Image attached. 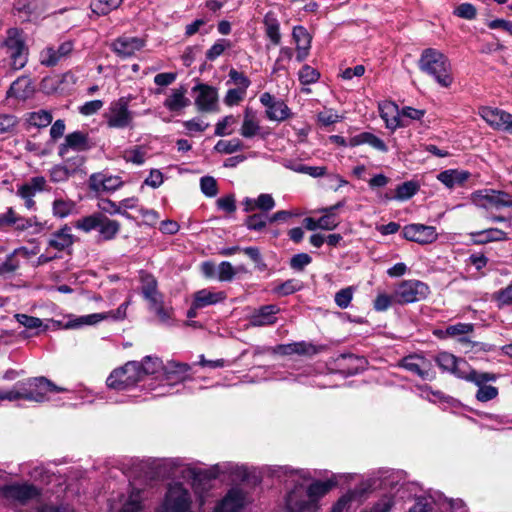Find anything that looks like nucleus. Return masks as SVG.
Listing matches in <instances>:
<instances>
[{"mask_svg": "<svg viewBox=\"0 0 512 512\" xmlns=\"http://www.w3.org/2000/svg\"><path fill=\"white\" fill-rule=\"evenodd\" d=\"M418 66L422 72L431 76L441 87L448 88L452 85L451 62L440 50L424 49L420 55Z\"/></svg>", "mask_w": 512, "mask_h": 512, "instance_id": "1", "label": "nucleus"}, {"mask_svg": "<svg viewBox=\"0 0 512 512\" xmlns=\"http://www.w3.org/2000/svg\"><path fill=\"white\" fill-rule=\"evenodd\" d=\"M141 379V366L139 362L133 361L115 369L107 378V385L116 390H126L136 385Z\"/></svg>", "mask_w": 512, "mask_h": 512, "instance_id": "2", "label": "nucleus"}, {"mask_svg": "<svg viewBox=\"0 0 512 512\" xmlns=\"http://www.w3.org/2000/svg\"><path fill=\"white\" fill-rule=\"evenodd\" d=\"M158 512H193L189 491L181 484L171 485Z\"/></svg>", "mask_w": 512, "mask_h": 512, "instance_id": "3", "label": "nucleus"}, {"mask_svg": "<svg viewBox=\"0 0 512 512\" xmlns=\"http://www.w3.org/2000/svg\"><path fill=\"white\" fill-rule=\"evenodd\" d=\"M24 400L33 402H44L48 400L49 392H63L64 388L58 387L45 377H35L21 383Z\"/></svg>", "mask_w": 512, "mask_h": 512, "instance_id": "4", "label": "nucleus"}, {"mask_svg": "<svg viewBox=\"0 0 512 512\" xmlns=\"http://www.w3.org/2000/svg\"><path fill=\"white\" fill-rule=\"evenodd\" d=\"M472 202L485 210H501L505 207L512 208V199L509 194L493 189H484L471 195Z\"/></svg>", "mask_w": 512, "mask_h": 512, "instance_id": "5", "label": "nucleus"}, {"mask_svg": "<svg viewBox=\"0 0 512 512\" xmlns=\"http://www.w3.org/2000/svg\"><path fill=\"white\" fill-rule=\"evenodd\" d=\"M430 293L428 285L419 280L402 281L394 291L397 304H408L425 299Z\"/></svg>", "mask_w": 512, "mask_h": 512, "instance_id": "6", "label": "nucleus"}, {"mask_svg": "<svg viewBox=\"0 0 512 512\" xmlns=\"http://www.w3.org/2000/svg\"><path fill=\"white\" fill-rule=\"evenodd\" d=\"M5 46L11 58L12 67L16 70L23 68L28 59V49L25 45L22 32L16 28L9 29L7 31Z\"/></svg>", "mask_w": 512, "mask_h": 512, "instance_id": "7", "label": "nucleus"}, {"mask_svg": "<svg viewBox=\"0 0 512 512\" xmlns=\"http://www.w3.org/2000/svg\"><path fill=\"white\" fill-rule=\"evenodd\" d=\"M130 96L120 97L113 101L105 114L107 124L111 128H125L133 121V112L129 110Z\"/></svg>", "mask_w": 512, "mask_h": 512, "instance_id": "8", "label": "nucleus"}, {"mask_svg": "<svg viewBox=\"0 0 512 512\" xmlns=\"http://www.w3.org/2000/svg\"><path fill=\"white\" fill-rule=\"evenodd\" d=\"M0 495L10 502L25 505L39 498L41 490L33 484H11L2 487L0 489Z\"/></svg>", "mask_w": 512, "mask_h": 512, "instance_id": "9", "label": "nucleus"}, {"mask_svg": "<svg viewBox=\"0 0 512 512\" xmlns=\"http://www.w3.org/2000/svg\"><path fill=\"white\" fill-rule=\"evenodd\" d=\"M403 237L412 242H416L421 245L431 244L438 238V233L434 226H428L424 224H409L402 229Z\"/></svg>", "mask_w": 512, "mask_h": 512, "instance_id": "10", "label": "nucleus"}, {"mask_svg": "<svg viewBox=\"0 0 512 512\" xmlns=\"http://www.w3.org/2000/svg\"><path fill=\"white\" fill-rule=\"evenodd\" d=\"M480 116L492 128L512 134V114L498 108L483 107Z\"/></svg>", "mask_w": 512, "mask_h": 512, "instance_id": "11", "label": "nucleus"}, {"mask_svg": "<svg viewBox=\"0 0 512 512\" xmlns=\"http://www.w3.org/2000/svg\"><path fill=\"white\" fill-rule=\"evenodd\" d=\"M197 93L195 105L201 112H213L217 110L218 93L217 90L207 84H198L193 88Z\"/></svg>", "mask_w": 512, "mask_h": 512, "instance_id": "12", "label": "nucleus"}, {"mask_svg": "<svg viewBox=\"0 0 512 512\" xmlns=\"http://www.w3.org/2000/svg\"><path fill=\"white\" fill-rule=\"evenodd\" d=\"M286 510L288 512H313L314 508L307 497L305 486L300 483L288 493L286 497Z\"/></svg>", "mask_w": 512, "mask_h": 512, "instance_id": "13", "label": "nucleus"}, {"mask_svg": "<svg viewBox=\"0 0 512 512\" xmlns=\"http://www.w3.org/2000/svg\"><path fill=\"white\" fill-rule=\"evenodd\" d=\"M349 475H333L327 481H316L312 483L309 487H305V492L307 493V497L311 504L316 509V503L318 499L324 496L327 492H329L333 487L337 486L339 481L342 479L347 480Z\"/></svg>", "mask_w": 512, "mask_h": 512, "instance_id": "14", "label": "nucleus"}, {"mask_svg": "<svg viewBox=\"0 0 512 512\" xmlns=\"http://www.w3.org/2000/svg\"><path fill=\"white\" fill-rule=\"evenodd\" d=\"M144 45V40L139 37L121 36L111 43V48L119 57L128 58L141 50Z\"/></svg>", "mask_w": 512, "mask_h": 512, "instance_id": "15", "label": "nucleus"}, {"mask_svg": "<svg viewBox=\"0 0 512 512\" xmlns=\"http://www.w3.org/2000/svg\"><path fill=\"white\" fill-rule=\"evenodd\" d=\"M111 512H146L140 490L132 489L127 495L120 496Z\"/></svg>", "mask_w": 512, "mask_h": 512, "instance_id": "16", "label": "nucleus"}, {"mask_svg": "<svg viewBox=\"0 0 512 512\" xmlns=\"http://www.w3.org/2000/svg\"><path fill=\"white\" fill-rule=\"evenodd\" d=\"M46 187V179L43 176H36L31 178L28 182L22 184L17 189V195L21 197L27 209H33L35 206V201L33 197L36 193L45 190Z\"/></svg>", "mask_w": 512, "mask_h": 512, "instance_id": "17", "label": "nucleus"}, {"mask_svg": "<svg viewBox=\"0 0 512 512\" xmlns=\"http://www.w3.org/2000/svg\"><path fill=\"white\" fill-rule=\"evenodd\" d=\"M88 185L90 190L97 193L113 192L123 185L120 177L107 175L105 173H94L89 177Z\"/></svg>", "mask_w": 512, "mask_h": 512, "instance_id": "18", "label": "nucleus"}, {"mask_svg": "<svg viewBox=\"0 0 512 512\" xmlns=\"http://www.w3.org/2000/svg\"><path fill=\"white\" fill-rule=\"evenodd\" d=\"M91 148L88 135L81 131H74L65 136L64 143L59 146V155L64 158L70 150L87 151Z\"/></svg>", "mask_w": 512, "mask_h": 512, "instance_id": "19", "label": "nucleus"}, {"mask_svg": "<svg viewBox=\"0 0 512 512\" xmlns=\"http://www.w3.org/2000/svg\"><path fill=\"white\" fill-rule=\"evenodd\" d=\"M245 503L246 497L244 492L238 488H233L215 507L213 512H242Z\"/></svg>", "mask_w": 512, "mask_h": 512, "instance_id": "20", "label": "nucleus"}, {"mask_svg": "<svg viewBox=\"0 0 512 512\" xmlns=\"http://www.w3.org/2000/svg\"><path fill=\"white\" fill-rule=\"evenodd\" d=\"M401 366L423 380H431L434 377L430 362L421 356L411 355L405 357L402 360Z\"/></svg>", "mask_w": 512, "mask_h": 512, "instance_id": "21", "label": "nucleus"}, {"mask_svg": "<svg viewBox=\"0 0 512 512\" xmlns=\"http://www.w3.org/2000/svg\"><path fill=\"white\" fill-rule=\"evenodd\" d=\"M73 50L70 41L63 42L57 48L46 47L40 53V62L47 67L55 66L62 58L68 56Z\"/></svg>", "mask_w": 512, "mask_h": 512, "instance_id": "22", "label": "nucleus"}, {"mask_svg": "<svg viewBox=\"0 0 512 512\" xmlns=\"http://www.w3.org/2000/svg\"><path fill=\"white\" fill-rule=\"evenodd\" d=\"M279 308L276 305H265L255 310L249 317V323L254 327L272 325L276 322Z\"/></svg>", "mask_w": 512, "mask_h": 512, "instance_id": "23", "label": "nucleus"}, {"mask_svg": "<svg viewBox=\"0 0 512 512\" xmlns=\"http://www.w3.org/2000/svg\"><path fill=\"white\" fill-rule=\"evenodd\" d=\"M74 242L75 237L72 234L71 228L68 225H64L51 234L48 240V247L57 251H65L71 248Z\"/></svg>", "mask_w": 512, "mask_h": 512, "instance_id": "24", "label": "nucleus"}, {"mask_svg": "<svg viewBox=\"0 0 512 512\" xmlns=\"http://www.w3.org/2000/svg\"><path fill=\"white\" fill-rule=\"evenodd\" d=\"M163 378L168 384H176L183 382L190 370V366L186 363L169 361L162 367Z\"/></svg>", "mask_w": 512, "mask_h": 512, "instance_id": "25", "label": "nucleus"}, {"mask_svg": "<svg viewBox=\"0 0 512 512\" xmlns=\"http://www.w3.org/2000/svg\"><path fill=\"white\" fill-rule=\"evenodd\" d=\"M292 36L296 43L297 60L302 62L309 54L312 37L303 26H295L292 31Z\"/></svg>", "mask_w": 512, "mask_h": 512, "instance_id": "26", "label": "nucleus"}, {"mask_svg": "<svg viewBox=\"0 0 512 512\" xmlns=\"http://www.w3.org/2000/svg\"><path fill=\"white\" fill-rule=\"evenodd\" d=\"M436 362L443 371L453 373L459 378L460 374L464 372V368L467 367L466 361L458 359L448 352L439 353Z\"/></svg>", "mask_w": 512, "mask_h": 512, "instance_id": "27", "label": "nucleus"}, {"mask_svg": "<svg viewBox=\"0 0 512 512\" xmlns=\"http://www.w3.org/2000/svg\"><path fill=\"white\" fill-rule=\"evenodd\" d=\"M469 235L471 237V241L476 245L508 240V234L498 228H488L481 231L471 232Z\"/></svg>", "mask_w": 512, "mask_h": 512, "instance_id": "28", "label": "nucleus"}, {"mask_svg": "<svg viewBox=\"0 0 512 512\" xmlns=\"http://www.w3.org/2000/svg\"><path fill=\"white\" fill-rule=\"evenodd\" d=\"M187 90L184 87L173 89L170 95L165 99L164 106L171 112H179L190 105L189 98L186 97Z\"/></svg>", "mask_w": 512, "mask_h": 512, "instance_id": "29", "label": "nucleus"}, {"mask_svg": "<svg viewBox=\"0 0 512 512\" xmlns=\"http://www.w3.org/2000/svg\"><path fill=\"white\" fill-rule=\"evenodd\" d=\"M226 298L224 292H212L208 289L197 291L194 295V308H204L223 301Z\"/></svg>", "mask_w": 512, "mask_h": 512, "instance_id": "30", "label": "nucleus"}, {"mask_svg": "<svg viewBox=\"0 0 512 512\" xmlns=\"http://www.w3.org/2000/svg\"><path fill=\"white\" fill-rule=\"evenodd\" d=\"M361 144H368L371 147H373L374 149H376L378 151H381V152H387L388 151V147L384 143V141L381 140L376 135H374L372 133H369V132L360 133V134H358V135H356L354 137H351L349 139V145L352 146V147L358 146V145H361Z\"/></svg>", "mask_w": 512, "mask_h": 512, "instance_id": "31", "label": "nucleus"}, {"mask_svg": "<svg viewBox=\"0 0 512 512\" xmlns=\"http://www.w3.org/2000/svg\"><path fill=\"white\" fill-rule=\"evenodd\" d=\"M34 92L31 80L28 77H20L14 81L8 91V96L18 99H27Z\"/></svg>", "mask_w": 512, "mask_h": 512, "instance_id": "32", "label": "nucleus"}, {"mask_svg": "<svg viewBox=\"0 0 512 512\" xmlns=\"http://www.w3.org/2000/svg\"><path fill=\"white\" fill-rule=\"evenodd\" d=\"M141 284L142 294L149 304L162 298L157 289V281L154 276L143 272L141 274Z\"/></svg>", "mask_w": 512, "mask_h": 512, "instance_id": "33", "label": "nucleus"}, {"mask_svg": "<svg viewBox=\"0 0 512 512\" xmlns=\"http://www.w3.org/2000/svg\"><path fill=\"white\" fill-rule=\"evenodd\" d=\"M468 177V172L456 169L445 170L437 175V179L448 188H454L455 186L463 184Z\"/></svg>", "mask_w": 512, "mask_h": 512, "instance_id": "34", "label": "nucleus"}, {"mask_svg": "<svg viewBox=\"0 0 512 512\" xmlns=\"http://www.w3.org/2000/svg\"><path fill=\"white\" fill-rule=\"evenodd\" d=\"M260 132L259 121L256 112L247 108L244 112V119L241 126L240 134L245 138H252Z\"/></svg>", "mask_w": 512, "mask_h": 512, "instance_id": "35", "label": "nucleus"}, {"mask_svg": "<svg viewBox=\"0 0 512 512\" xmlns=\"http://www.w3.org/2000/svg\"><path fill=\"white\" fill-rule=\"evenodd\" d=\"M266 36L273 45H279L281 42L280 23L273 12H268L263 19Z\"/></svg>", "mask_w": 512, "mask_h": 512, "instance_id": "36", "label": "nucleus"}, {"mask_svg": "<svg viewBox=\"0 0 512 512\" xmlns=\"http://www.w3.org/2000/svg\"><path fill=\"white\" fill-rule=\"evenodd\" d=\"M460 378H463L469 382L474 383L476 386L481 387L486 385L488 382H495L498 376L490 372H480L474 369H464V372L460 374Z\"/></svg>", "mask_w": 512, "mask_h": 512, "instance_id": "37", "label": "nucleus"}, {"mask_svg": "<svg viewBox=\"0 0 512 512\" xmlns=\"http://www.w3.org/2000/svg\"><path fill=\"white\" fill-rule=\"evenodd\" d=\"M18 253L27 255L28 251L26 248L21 247L15 249L11 254H9L5 261L0 264V277H7L12 275L20 267V261L16 257Z\"/></svg>", "mask_w": 512, "mask_h": 512, "instance_id": "38", "label": "nucleus"}, {"mask_svg": "<svg viewBox=\"0 0 512 512\" xmlns=\"http://www.w3.org/2000/svg\"><path fill=\"white\" fill-rule=\"evenodd\" d=\"M25 120L30 126L45 128L51 124L53 116L48 110H38L27 113Z\"/></svg>", "mask_w": 512, "mask_h": 512, "instance_id": "39", "label": "nucleus"}, {"mask_svg": "<svg viewBox=\"0 0 512 512\" xmlns=\"http://www.w3.org/2000/svg\"><path fill=\"white\" fill-rule=\"evenodd\" d=\"M381 117L389 129H396L397 127L404 126L400 115L397 113V107L393 104H387L381 108Z\"/></svg>", "mask_w": 512, "mask_h": 512, "instance_id": "40", "label": "nucleus"}, {"mask_svg": "<svg viewBox=\"0 0 512 512\" xmlns=\"http://www.w3.org/2000/svg\"><path fill=\"white\" fill-rule=\"evenodd\" d=\"M76 208L74 201L69 199L58 198L52 203V213L57 218H65L71 215Z\"/></svg>", "mask_w": 512, "mask_h": 512, "instance_id": "41", "label": "nucleus"}, {"mask_svg": "<svg viewBox=\"0 0 512 512\" xmlns=\"http://www.w3.org/2000/svg\"><path fill=\"white\" fill-rule=\"evenodd\" d=\"M100 222L101 224L98 227L99 234L104 240H111L118 234L120 230V223L118 221L111 220L102 214Z\"/></svg>", "mask_w": 512, "mask_h": 512, "instance_id": "42", "label": "nucleus"}, {"mask_svg": "<svg viewBox=\"0 0 512 512\" xmlns=\"http://www.w3.org/2000/svg\"><path fill=\"white\" fill-rule=\"evenodd\" d=\"M266 115L272 121H284L290 115V109L281 100L276 102L270 109H266Z\"/></svg>", "mask_w": 512, "mask_h": 512, "instance_id": "43", "label": "nucleus"}, {"mask_svg": "<svg viewBox=\"0 0 512 512\" xmlns=\"http://www.w3.org/2000/svg\"><path fill=\"white\" fill-rule=\"evenodd\" d=\"M123 0H93L91 9L98 15H107L112 10L117 9Z\"/></svg>", "mask_w": 512, "mask_h": 512, "instance_id": "44", "label": "nucleus"}, {"mask_svg": "<svg viewBox=\"0 0 512 512\" xmlns=\"http://www.w3.org/2000/svg\"><path fill=\"white\" fill-rule=\"evenodd\" d=\"M101 213L92 214L77 220L74 226L86 233L96 229L101 224Z\"/></svg>", "mask_w": 512, "mask_h": 512, "instance_id": "45", "label": "nucleus"}, {"mask_svg": "<svg viewBox=\"0 0 512 512\" xmlns=\"http://www.w3.org/2000/svg\"><path fill=\"white\" fill-rule=\"evenodd\" d=\"M214 149L219 153L232 154L242 150L243 144L237 138L231 140H220L216 143Z\"/></svg>", "mask_w": 512, "mask_h": 512, "instance_id": "46", "label": "nucleus"}, {"mask_svg": "<svg viewBox=\"0 0 512 512\" xmlns=\"http://www.w3.org/2000/svg\"><path fill=\"white\" fill-rule=\"evenodd\" d=\"M19 221H21L22 224H19L17 228L21 230L26 229L30 226L29 221L26 220L24 223V219L18 217L12 208H9L7 212L0 215V226L14 225L17 224Z\"/></svg>", "mask_w": 512, "mask_h": 512, "instance_id": "47", "label": "nucleus"}, {"mask_svg": "<svg viewBox=\"0 0 512 512\" xmlns=\"http://www.w3.org/2000/svg\"><path fill=\"white\" fill-rule=\"evenodd\" d=\"M139 364L141 366L142 377L148 374H156L162 370L163 367V363L159 358L151 356H146L142 363Z\"/></svg>", "mask_w": 512, "mask_h": 512, "instance_id": "48", "label": "nucleus"}, {"mask_svg": "<svg viewBox=\"0 0 512 512\" xmlns=\"http://www.w3.org/2000/svg\"><path fill=\"white\" fill-rule=\"evenodd\" d=\"M268 219L263 213H254L245 219V225L249 230L262 231L265 229Z\"/></svg>", "mask_w": 512, "mask_h": 512, "instance_id": "49", "label": "nucleus"}, {"mask_svg": "<svg viewBox=\"0 0 512 512\" xmlns=\"http://www.w3.org/2000/svg\"><path fill=\"white\" fill-rule=\"evenodd\" d=\"M231 42L227 39H219L217 40L210 49L206 52V59L209 61H214L219 56L223 54L226 49L231 48Z\"/></svg>", "mask_w": 512, "mask_h": 512, "instance_id": "50", "label": "nucleus"}, {"mask_svg": "<svg viewBox=\"0 0 512 512\" xmlns=\"http://www.w3.org/2000/svg\"><path fill=\"white\" fill-rule=\"evenodd\" d=\"M419 186L413 181H407L397 187L396 198L399 200H407L414 196Z\"/></svg>", "mask_w": 512, "mask_h": 512, "instance_id": "51", "label": "nucleus"}, {"mask_svg": "<svg viewBox=\"0 0 512 512\" xmlns=\"http://www.w3.org/2000/svg\"><path fill=\"white\" fill-rule=\"evenodd\" d=\"M14 317L19 324L29 330H39L43 327V322L40 318L22 313L15 314Z\"/></svg>", "mask_w": 512, "mask_h": 512, "instance_id": "52", "label": "nucleus"}, {"mask_svg": "<svg viewBox=\"0 0 512 512\" xmlns=\"http://www.w3.org/2000/svg\"><path fill=\"white\" fill-rule=\"evenodd\" d=\"M228 76L230 81L242 91L246 92L251 84V81L244 73L239 72L234 68L230 69Z\"/></svg>", "mask_w": 512, "mask_h": 512, "instance_id": "53", "label": "nucleus"}, {"mask_svg": "<svg viewBox=\"0 0 512 512\" xmlns=\"http://www.w3.org/2000/svg\"><path fill=\"white\" fill-rule=\"evenodd\" d=\"M291 169L297 173L307 174L315 178L322 177L326 174V168L323 166H307L298 164L291 167Z\"/></svg>", "mask_w": 512, "mask_h": 512, "instance_id": "54", "label": "nucleus"}, {"mask_svg": "<svg viewBox=\"0 0 512 512\" xmlns=\"http://www.w3.org/2000/svg\"><path fill=\"white\" fill-rule=\"evenodd\" d=\"M200 188L207 197H214L218 193L217 182L211 176H204L200 179Z\"/></svg>", "mask_w": 512, "mask_h": 512, "instance_id": "55", "label": "nucleus"}, {"mask_svg": "<svg viewBox=\"0 0 512 512\" xmlns=\"http://www.w3.org/2000/svg\"><path fill=\"white\" fill-rule=\"evenodd\" d=\"M320 77L319 72L309 65H305L299 71V80L302 84H311Z\"/></svg>", "mask_w": 512, "mask_h": 512, "instance_id": "56", "label": "nucleus"}, {"mask_svg": "<svg viewBox=\"0 0 512 512\" xmlns=\"http://www.w3.org/2000/svg\"><path fill=\"white\" fill-rule=\"evenodd\" d=\"M474 327L471 323H457L446 328L448 336H464L473 331Z\"/></svg>", "mask_w": 512, "mask_h": 512, "instance_id": "57", "label": "nucleus"}, {"mask_svg": "<svg viewBox=\"0 0 512 512\" xmlns=\"http://www.w3.org/2000/svg\"><path fill=\"white\" fill-rule=\"evenodd\" d=\"M352 298L353 289L352 287H347L341 289L335 294V303L337 304L338 307L345 309L350 305Z\"/></svg>", "mask_w": 512, "mask_h": 512, "instance_id": "58", "label": "nucleus"}, {"mask_svg": "<svg viewBox=\"0 0 512 512\" xmlns=\"http://www.w3.org/2000/svg\"><path fill=\"white\" fill-rule=\"evenodd\" d=\"M498 395V389L491 385H484L481 387H478V391L476 393V399L480 402H487L494 398H496Z\"/></svg>", "mask_w": 512, "mask_h": 512, "instance_id": "59", "label": "nucleus"}, {"mask_svg": "<svg viewBox=\"0 0 512 512\" xmlns=\"http://www.w3.org/2000/svg\"><path fill=\"white\" fill-rule=\"evenodd\" d=\"M393 303H395L394 293L392 295L379 293L374 300V309L379 312L386 311Z\"/></svg>", "mask_w": 512, "mask_h": 512, "instance_id": "60", "label": "nucleus"}, {"mask_svg": "<svg viewBox=\"0 0 512 512\" xmlns=\"http://www.w3.org/2000/svg\"><path fill=\"white\" fill-rule=\"evenodd\" d=\"M246 92L238 88L229 89L224 97V103L227 106L238 105L245 97Z\"/></svg>", "mask_w": 512, "mask_h": 512, "instance_id": "61", "label": "nucleus"}, {"mask_svg": "<svg viewBox=\"0 0 512 512\" xmlns=\"http://www.w3.org/2000/svg\"><path fill=\"white\" fill-rule=\"evenodd\" d=\"M301 289V283L298 280L290 279L276 288V292L282 296L290 295Z\"/></svg>", "mask_w": 512, "mask_h": 512, "instance_id": "62", "label": "nucleus"}, {"mask_svg": "<svg viewBox=\"0 0 512 512\" xmlns=\"http://www.w3.org/2000/svg\"><path fill=\"white\" fill-rule=\"evenodd\" d=\"M237 122V119L233 115H229L224 117L216 124L215 135L224 136L231 134V131H228V127L234 125Z\"/></svg>", "mask_w": 512, "mask_h": 512, "instance_id": "63", "label": "nucleus"}, {"mask_svg": "<svg viewBox=\"0 0 512 512\" xmlns=\"http://www.w3.org/2000/svg\"><path fill=\"white\" fill-rule=\"evenodd\" d=\"M256 206L262 212H268L275 207V200L271 194L263 193L256 198Z\"/></svg>", "mask_w": 512, "mask_h": 512, "instance_id": "64", "label": "nucleus"}]
</instances>
